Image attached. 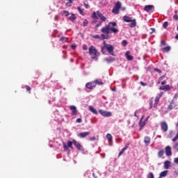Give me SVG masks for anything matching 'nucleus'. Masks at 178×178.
Here are the masks:
<instances>
[{"mask_svg": "<svg viewBox=\"0 0 178 178\" xmlns=\"http://www.w3.org/2000/svg\"><path fill=\"white\" fill-rule=\"evenodd\" d=\"M115 27H118V23L109 22L107 25L102 28L101 31L103 33L102 34V40H109V38H111V37H109L111 33L118 34L119 29Z\"/></svg>", "mask_w": 178, "mask_h": 178, "instance_id": "1", "label": "nucleus"}, {"mask_svg": "<svg viewBox=\"0 0 178 178\" xmlns=\"http://www.w3.org/2000/svg\"><path fill=\"white\" fill-rule=\"evenodd\" d=\"M92 19H98V17H99V19H101V21L96 24L95 27V29H98V27L102 26V23H104V22H106V17H105V16H104L102 13H101V11L99 10L97 12L94 11L92 15Z\"/></svg>", "mask_w": 178, "mask_h": 178, "instance_id": "2", "label": "nucleus"}, {"mask_svg": "<svg viewBox=\"0 0 178 178\" xmlns=\"http://www.w3.org/2000/svg\"><path fill=\"white\" fill-rule=\"evenodd\" d=\"M104 46L102 47L101 52L102 54H105L106 51L108 52L110 55H112V56H115V47L112 46V44H106V41L103 42Z\"/></svg>", "mask_w": 178, "mask_h": 178, "instance_id": "3", "label": "nucleus"}, {"mask_svg": "<svg viewBox=\"0 0 178 178\" xmlns=\"http://www.w3.org/2000/svg\"><path fill=\"white\" fill-rule=\"evenodd\" d=\"M163 95V93H160L159 96H156L154 99V97H152L149 101V109H152V108H156L158 106V104H159V99H161V97ZM154 104V105H153Z\"/></svg>", "mask_w": 178, "mask_h": 178, "instance_id": "4", "label": "nucleus"}, {"mask_svg": "<svg viewBox=\"0 0 178 178\" xmlns=\"http://www.w3.org/2000/svg\"><path fill=\"white\" fill-rule=\"evenodd\" d=\"M123 20L126 23H131L129 26L131 29H134V27H136L137 26V22H136V19H131V17L127 15H124L123 17Z\"/></svg>", "mask_w": 178, "mask_h": 178, "instance_id": "5", "label": "nucleus"}, {"mask_svg": "<svg viewBox=\"0 0 178 178\" xmlns=\"http://www.w3.org/2000/svg\"><path fill=\"white\" fill-rule=\"evenodd\" d=\"M89 55L91 56V59H97L98 56V50L93 45L89 47Z\"/></svg>", "mask_w": 178, "mask_h": 178, "instance_id": "6", "label": "nucleus"}, {"mask_svg": "<svg viewBox=\"0 0 178 178\" xmlns=\"http://www.w3.org/2000/svg\"><path fill=\"white\" fill-rule=\"evenodd\" d=\"M122 8V3L120 1H118L115 4V7L112 10V13H115V15H119V10Z\"/></svg>", "mask_w": 178, "mask_h": 178, "instance_id": "7", "label": "nucleus"}, {"mask_svg": "<svg viewBox=\"0 0 178 178\" xmlns=\"http://www.w3.org/2000/svg\"><path fill=\"white\" fill-rule=\"evenodd\" d=\"M73 145L74 147H76V148H77L79 151H84V147L80 143L77 142V140H73Z\"/></svg>", "mask_w": 178, "mask_h": 178, "instance_id": "8", "label": "nucleus"}, {"mask_svg": "<svg viewBox=\"0 0 178 178\" xmlns=\"http://www.w3.org/2000/svg\"><path fill=\"white\" fill-rule=\"evenodd\" d=\"M99 112L102 116H104V118H111V116H112V113L111 111L99 110Z\"/></svg>", "mask_w": 178, "mask_h": 178, "instance_id": "9", "label": "nucleus"}, {"mask_svg": "<svg viewBox=\"0 0 178 178\" xmlns=\"http://www.w3.org/2000/svg\"><path fill=\"white\" fill-rule=\"evenodd\" d=\"M161 129L162 131H163L164 133H166V131H168V130L169 129L168 123H166V122H165V121L162 122L161 123Z\"/></svg>", "mask_w": 178, "mask_h": 178, "instance_id": "10", "label": "nucleus"}, {"mask_svg": "<svg viewBox=\"0 0 178 178\" xmlns=\"http://www.w3.org/2000/svg\"><path fill=\"white\" fill-rule=\"evenodd\" d=\"M165 151L167 156H172V147H170V146H166Z\"/></svg>", "mask_w": 178, "mask_h": 178, "instance_id": "11", "label": "nucleus"}, {"mask_svg": "<svg viewBox=\"0 0 178 178\" xmlns=\"http://www.w3.org/2000/svg\"><path fill=\"white\" fill-rule=\"evenodd\" d=\"M86 87L89 90H92V88H95V82L93 81L92 82L87 83Z\"/></svg>", "mask_w": 178, "mask_h": 178, "instance_id": "12", "label": "nucleus"}, {"mask_svg": "<svg viewBox=\"0 0 178 178\" xmlns=\"http://www.w3.org/2000/svg\"><path fill=\"white\" fill-rule=\"evenodd\" d=\"M154 9H155V8L154 7L153 5H147L145 6L144 8V10L147 13L152 12V10Z\"/></svg>", "mask_w": 178, "mask_h": 178, "instance_id": "13", "label": "nucleus"}, {"mask_svg": "<svg viewBox=\"0 0 178 178\" xmlns=\"http://www.w3.org/2000/svg\"><path fill=\"white\" fill-rule=\"evenodd\" d=\"M87 136H90V132H81L77 135L79 138H86Z\"/></svg>", "mask_w": 178, "mask_h": 178, "instance_id": "14", "label": "nucleus"}, {"mask_svg": "<svg viewBox=\"0 0 178 178\" xmlns=\"http://www.w3.org/2000/svg\"><path fill=\"white\" fill-rule=\"evenodd\" d=\"M70 109L72 111V115H73V116L77 115V108H76L75 106H70Z\"/></svg>", "mask_w": 178, "mask_h": 178, "instance_id": "15", "label": "nucleus"}, {"mask_svg": "<svg viewBox=\"0 0 178 178\" xmlns=\"http://www.w3.org/2000/svg\"><path fill=\"white\" fill-rule=\"evenodd\" d=\"M129 145H130V143H127L124 148L121 149V151L119 152L118 156H120L121 155H123L124 154V151L129 148Z\"/></svg>", "mask_w": 178, "mask_h": 178, "instance_id": "16", "label": "nucleus"}, {"mask_svg": "<svg viewBox=\"0 0 178 178\" xmlns=\"http://www.w3.org/2000/svg\"><path fill=\"white\" fill-rule=\"evenodd\" d=\"M125 56L128 60H133V59H134V57L133 56L130 55V51H126Z\"/></svg>", "mask_w": 178, "mask_h": 178, "instance_id": "17", "label": "nucleus"}, {"mask_svg": "<svg viewBox=\"0 0 178 178\" xmlns=\"http://www.w3.org/2000/svg\"><path fill=\"white\" fill-rule=\"evenodd\" d=\"M145 122L146 121H143V117H142L139 122V126H140L139 130L140 131L143 130V127H144V126H145V124H147V123Z\"/></svg>", "mask_w": 178, "mask_h": 178, "instance_id": "18", "label": "nucleus"}, {"mask_svg": "<svg viewBox=\"0 0 178 178\" xmlns=\"http://www.w3.org/2000/svg\"><path fill=\"white\" fill-rule=\"evenodd\" d=\"M159 90H162L163 91H169L170 90V86L165 85V86H161L159 88Z\"/></svg>", "mask_w": 178, "mask_h": 178, "instance_id": "19", "label": "nucleus"}, {"mask_svg": "<svg viewBox=\"0 0 178 178\" xmlns=\"http://www.w3.org/2000/svg\"><path fill=\"white\" fill-rule=\"evenodd\" d=\"M144 143H145V145L148 146L149 144H151V138H149L148 136H145L144 138Z\"/></svg>", "mask_w": 178, "mask_h": 178, "instance_id": "20", "label": "nucleus"}, {"mask_svg": "<svg viewBox=\"0 0 178 178\" xmlns=\"http://www.w3.org/2000/svg\"><path fill=\"white\" fill-rule=\"evenodd\" d=\"M170 49H171V47L170 46H167L165 47H163L161 51L163 54H165V52H170Z\"/></svg>", "mask_w": 178, "mask_h": 178, "instance_id": "21", "label": "nucleus"}, {"mask_svg": "<svg viewBox=\"0 0 178 178\" xmlns=\"http://www.w3.org/2000/svg\"><path fill=\"white\" fill-rule=\"evenodd\" d=\"M93 82L95 83V87H97V84L98 86H103V84H104V82H102V81L99 80V79H95V81H93Z\"/></svg>", "mask_w": 178, "mask_h": 178, "instance_id": "22", "label": "nucleus"}, {"mask_svg": "<svg viewBox=\"0 0 178 178\" xmlns=\"http://www.w3.org/2000/svg\"><path fill=\"white\" fill-rule=\"evenodd\" d=\"M89 111H90V112H92V113H94L95 115H98V111H97V109L91 106H89Z\"/></svg>", "mask_w": 178, "mask_h": 178, "instance_id": "23", "label": "nucleus"}, {"mask_svg": "<svg viewBox=\"0 0 178 178\" xmlns=\"http://www.w3.org/2000/svg\"><path fill=\"white\" fill-rule=\"evenodd\" d=\"M106 137L108 143H112L113 141V138L112 137V135L111 134H107Z\"/></svg>", "mask_w": 178, "mask_h": 178, "instance_id": "24", "label": "nucleus"}, {"mask_svg": "<svg viewBox=\"0 0 178 178\" xmlns=\"http://www.w3.org/2000/svg\"><path fill=\"white\" fill-rule=\"evenodd\" d=\"M170 168V161H165L164 162V168L165 169H169Z\"/></svg>", "mask_w": 178, "mask_h": 178, "instance_id": "25", "label": "nucleus"}, {"mask_svg": "<svg viewBox=\"0 0 178 178\" xmlns=\"http://www.w3.org/2000/svg\"><path fill=\"white\" fill-rule=\"evenodd\" d=\"M168 170H164L163 172H161L159 175L160 177H166V176H168Z\"/></svg>", "mask_w": 178, "mask_h": 178, "instance_id": "26", "label": "nucleus"}, {"mask_svg": "<svg viewBox=\"0 0 178 178\" xmlns=\"http://www.w3.org/2000/svg\"><path fill=\"white\" fill-rule=\"evenodd\" d=\"M164 154H165V152L163 151V149H161L158 152V156L159 158H162V156H163Z\"/></svg>", "mask_w": 178, "mask_h": 178, "instance_id": "27", "label": "nucleus"}, {"mask_svg": "<svg viewBox=\"0 0 178 178\" xmlns=\"http://www.w3.org/2000/svg\"><path fill=\"white\" fill-rule=\"evenodd\" d=\"M92 37L96 40H101L102 41H104V40H105L102 39V34L101 35V36H99V35H94Z\"/></svg>", "mask_w": 178, "mask_h": 178, "instance_id": "28", "label": "nucleus"}, {"mask_svg": "<svg viewBox=\"0 0 178 178\" xmlns=\"http://www.w3.org/2000/svg\"><path fill=\"white\" fill-rule=\"evenodd\" d=\"M76 19V15L74 14H72V16L69 17V19L72 22H74Z\"/></svg>", "mask_w": 178, "mask_h": 178, "instance_id": "29", "label": "nucleus"}, {"mask_svg": "<svg viewBox=\"0 0 178 178\" xmlns=\"http://www.w3.org/2000/svg\"><path fill=\"white\" fill-rule=\"evenodd\" d=\"M67 146H68V148H71V149H73V140H72V142L68 141Z\"/></svg>", "mask_w": 178, "mask_h": 178, "instance_id": "30", "label": "nucleus"}, {"mask_svg": "<svg viewBox=\"0 0 178 178\" xmlns=\"http://www.w3.org/2000/svg\"><path fill=\"white\" fill-rule=\"evenodd\" d=\"M77 10H79L80 15H81V16H84V11H83V9H81V7H78Z\"/></svg>", "mask_w": 178, "mask_h": 178, "instance_id": "31", "label": "nucleus"}, {"mask_svg": "<svg viewBox=\"0 0 178 178\" xmlns=\"http://www.w3.org/2000/svg\"><path fill=\"white\" fill-rule=\"evenodd\" d=\"M105 60H106V62H114L115 58L109 57V58H105Z\"/></svg>", "mask_w": 178, "mask_h": 178, "instance_id": "32", "label": "nucleus"}, {"mask_svg": "<svg viewBox=\"0 0 178 178\" xmlns=\"http://www.w3.org/2000/svg\"><path fill=\"white\" fill-rule=\"evenodd\" d=\"M83 26L84 27H87V26H88V20H87V19H85L83 22Z\"/></svg>", "mask_w": 178, "mask_h": 178, "instance_id": "33", "label": "nucleus"}, {"mask_svg": "<svg viewBox=\"0 0 178 178\" xmlns=\"http://www.w3.org/2000/svg\"><path fill=\"white\" fill-rule=\"evenodd\" d=\"M63 145L64 151H67V149H69L68 146L66 145V143L65 142L63 143Z\"/></svg>", "mask_w": 178, "mask_h": 178, "instance_id": "34", "label": "nucleus"}, {"mask_svg": "<svg viewBox=\"0 0 178 178\" xmlns=\"http://www.w3.org/2000/svg\"><path fill=\"white\" fill-rule=\"evenodd\" d=\"M63 15L65 17H67V16H69V15H70V13H69V11H67V10H64V11H63Z\"/></svg>", "mask_w": 178, "mask_h": 178, "instance_id": "35", "label": "nucleus"}, {"mask_svg": "<svg viewBox=\"0 0 178 178\" xmlns=\"http://www.w3.org/2000/svg\"><path fill=\"white\" fill-rule=\"evenodd\" d=\"M175 15L173 16L174 20H178L177 10H175Z\"/></svg>", "mask_w": 178, "mask_h": 178, "instance_id": "36", "label": "nucleus"}, {"mask_svg": "<svg viewBox=\"0 0 178 178\" xmlns=\"http://www.w3.org/2000/svg\"><path fill=\"white\" fill-rule=\"evenodd\" d=\"M147 178H155L153 172H149L147 175Z\"/></svg>", "mask_w": 178, "mask_h": 178, "instance_id": "37", "label": "nucleus"}, {"mask_svg": "<svg viewBox=\"0 0 178 178\" xmlns=\"http://www.w3.org/2000/svg\"><path fill=\"white\" fill-rule=\"evenodd\" d=\"M60 41H61V42H66V41H67V38H60Z\"/></svg>", "mask_w": 178, "mask_h": 178, "instance_id": "38", "label": "nucleus"}, {"mask_svg": "<svg viewBox=\"0 0 178 178\" xmlns=\"http://www.w3.org/2000/svg\"><path fill=\"white\" fill-rule=\"evenodd\" d=\"M168 24H169V22H165L163 23V29H167Z\"/></svg>", "mask_w": 178, "mask_h": 178, "instance_id": "39", "label": "nucleus"}, {"mask_svg": "<svg viewBox=\"0 0 178 178\" xmlns=\"http://www.w3.org/2000/svg\"><path fill=\"white\" fill-rule=\"evenodd\" d=\"M25 88H26V91H29V92H30V91H31V88L30 86H29V85H26Z\"/></svg>", "mask_w": 178, "mask_h": 178, "instance_id": "40", "label": "nucleus"}, {"mask_svg": "<svg viewBox=\"0 0 178 178\" xmlns=\"http://www.w3.org/2000/svg\"><path fill=\"white\" fill-rule=\"evenodd\" d=\"M154 72H157L158 73H159V74H161V73H162V71L158 68H154Z\"/></svg>", "mask_w": 178, "mask_h": 178, "instance_id": "41", "label": "nucleus"}, {"mask_svg": "<svg viewBox=\"0 0 178 178\" xmlns=\"http://www.w3.org/2000/svg\"><path fill=\"white\" fill-rule=\"evenodd\" d=\"M122 45L123 47H126V45H127V40H122Z\"/></svg>", "mask_w": 178, "mask_h": 178, "instance_id": "42", "label": "nucleus"}, {"mask_svg": "<svg viewBox=\"0 0 178 178\" xmlns=\"http://www.w3.org/2000/svg\"><path fill=\"white\" fill-rule=\"evenodd\" d=\"M82 48L83 51H87V49H88V47L86 46V44H83Z\"/></svg>", "mask_w": 178, "mask_h": 178, "instance_id": "43", "label": "nucleus"}, {"mask_svg": "<svg viewBox=\"0 0 178 178\" xmlns=\"http://www.w3.org/2000/svg\"><path fill=\"white\" fill-rule=\"evenodd\" d=\"M76 122V123H81V122H83V120H81V118H77Z\"/></svg>", "mask_w": 178, "mask_h": 178, "instance_id": "44", "label": "nucleus"}, {"mask_svg": "<svg viewBox=\"0 0 178 178\" xmlns=\"http://www.w3.org/2000/svg\"><path fill=\"white\" fill-rule=\"evenodd\" d=\"M96 140H97V138L95 136L90 138V141H95Z\"/></svg>", "mask_w": 178, "mask_h": 178, "instance_id": "45", "label": "nucleus"}, {"mask_svg": "<svg viewBox=\"0 0 178 178\" xmlns=\"http://www.w3.org/2000/svg\"><path fill=\"white\" fill-rule=\"evenodd\" d=\"M165 77H166V76H165V75L160 76L159 79V81H162V80H163V79H165Z\"/></svg>", "mask_w": 178, "mask_h": 178, "instance_id": "46", "label": "nucleus"}, {"mask_svg": "<svg viewBox=\"0 0 178 178\" xmlns=\"http://www.w3.org/2000/svg\"><path fill=\"white\" fill-rule=\"evenodd\" d=\"M161 45H166V41H165V40H161Z\"/></svg>", "mask_w": 178, "mask_h": 178, "instance_id": "47", "label": "nucleus"}, {"mask_svg": "<svg viewBox=\"0 0 178 178\" xmlns=\"http://www.w3.org/2000/svg\"><path fill=\"white\" fill-rule=\"evenodd\" d=\"M174 162H175V163H176L177 165H178V157H177V158H175V159H174Z\"/></svg>", "mask_w": 178, "mask_h": 178, "instance_id": "48", "label": "nucleus"}, {"mask_svg": "<svg viewBox=\"0 0 178 178\" xmlns=\"http://www.w3.org/2000/svg\"><path fill=\"white\" fill-rule=\"evenodd\" d=\"M140 84L141 86H143V87H145V86H147V83L143 82V81H140Z\"/></svg>", "mask_w": 178, "mask_h": 178, "instance_id": "49", "label": "nucleus"}, {"mask_svg": "<svg viewBox=\"0 0 178 178\" xmlns=\"http://www.w3.org/2000/svg\"><path fill=\"white\" fill-rule=\"evenodd\" d=\"M84 6H85L86 9H88V4L84 3Z\"/></svg>", "mask_w": 178, "mask_h": 178, "instance_id": "50", "label": "nucleus"}, {"mask_svg": "<svg viewBox=\"0 0 178 178\" xmlns=\"http://www.w3.org/2000/svg\"><path fill=\"white\" fill-rule=\"evenodd\" d=\"M165 84H166V81H163L161 82V86H165Z\"/></svg>", "mask_w": 178, "mask_h": 178, "instance_id": "51", "label": "nucleus"}, {"mask_svg": "<svg viewBox=\"0 0 178 178\" xmlns=\"http://www.w3.org/2000/svg\"><path fill=\"white\" fill-rule=\"evenodd\" d=\"M69 2L66 3V6H69V3H72V0H68Z\"/></svg>", "mask_w": 178, "mask_h": 178, "instance_id": "52", "label": "nucleus"}, {"mask_svg": "<svg viewBox=\"0 0 178 178\" xmlns=\"http://www.w3.org/2000/svg\"><path fill=\"white\" fill-rule=\"evenodd\" d=\"M97 19H95V20H93L92 22V24H97Z\"/></svg>", "mask_w": 178, "mask_h": 178, "instance_id": "53", "label": "nucleus"}, {"mask_svg": "<svg viewBox=\"0 0 178 178\" xmlns=\"http://www.w3.org/2000/svg\"><path fill=\"white\" fill-rule=\"evenodd\" d=\"M151 30H152L151 34H152V33H155V29L151 28Z\"/></svg>", "mask_w": 178, "mask_h": 178, "instance_id": "54", "label": "nucleus"}, {"mask_svg": "<svg viewBox=\"0 0 178 178\" xmlns=\"http://www.w3.org/2000/svg\"><path fill=\"white\" fill-rule=\"evenodd\" d=\"M175 148H177V151H178V143H176L175 145Z\"/></svg>", "mask_w": 178, "mask_h": 178, "instance_id": "55", "label": "nucleus"}, {"mask_svg": "<svg viewBox=\"0 0 178 178\" xmlns=\"http://www.w3.org/2000/svg\"><path fill=\"white\" fill-rule=\"evenodd\" d=\"M92 176H93L94 178H97V175H95V173H94V172L92 173Z\"/></svg>", "mask_w": 178, "mask_h": 178, "instance_id": "56", "label": "nucleus"}, {"mask_svg": "<svg viewBox=\"0 0 178 178\" xmlns=\"http://www.w3.org/2000/svg\"><path fill=\"white\" fill-rule=\"evenodd\" d=\"M149 119V116H147L145 121L147 122V120H148Z\"/></svg>", "mask_w": 178, "mask_h": 178, "instance_id": "57", "label": "nucleus"}, {"mask_svg": "<svg viewBox=\"0 0 178 178\" xmlns=\"http://www.w3.org/2000/svg\"><path fill=\"white\" fill-rule=\"evenodd\" d=\"M71 62H74V60H73V58L70 59Z\"/></svg>", "mask_w": 178, "mask_h": 178, "instance_id": "58", "label": "nucleus"}, {"mask_svg": "<svg viewBox=\"0 0 178 178\" xmlns=\"http://www.w3.org/2000/svg\"><path fill=\"white\" fill-rule=\"evenodd\" d=\"M134 116H137V113H135Z\"/></svg>", "mask_w": 178, "mask_h": 178, "instance_id": "59", "label": "nucleus"}, {"mask_svg": "<svg viewBox=\"0 0 178 178\" xmlns=\"http://www.w3.org/2000/svg\"><path fill=\"white\" fill-rule=\"evenodd\" d=\"M63 58H64V59H65V58H66V57H65V56H63Z\"/></svg>", "mask_w": 178, "mask_h": 178, "instance_id": "60", "label": "nucleus"}, {"mask_svg": "<svg viewBox=\"0 0 178 178\" xmlns=\"http://www.w3.org/2000/svg\"><path fill=\"white\" fill-rule=\"evenodd\" d=\"M177 31H178V26H177Z\"/></svg>", "mask_w": 178, "mask_h": 178, "instance_id": "61", "label": "nucleus"}, {"mask_svg": "<svg viewBox=\"0 0 178 178\" xmlns=\"http://www.w3.org/2000/svg\"><path fill=\"white\" fill-rule=\"evenodd\" d=\"M159 178H162V177H159Z\"/></svg>", "mask_w": 178, "mask_h": 178, "instance_id": "62", "label": "nucleus"}]
</instances>
